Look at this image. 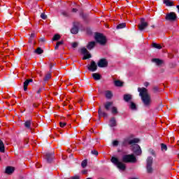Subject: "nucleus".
<instances>
[{"label": "nucleus", "mask_w": 179, "mask_h": 179, "mask_svg": "<svg viewBox=\"0 0 179 179\" xmlns=\"http://www.w3.org/2000/svg\"><path fill=\"white\" fill-rule=\"evenodd\" d=\"M41 19H43L44 20H45V19H47V15H45V13H42L41 15Z\"/></svg>", "instance_id": "4c0bfd02"}, {"label": "nucleus", "mask_w": 179, "mask_h": 179, "mask_svg": "<svg viewBox=\"0 0 179 179\" xmlns=\"http://www.w3.org/2000/svg\"><path fill=\"white\" fill-rule=\"evenodd\" d=\"M149 24L145 21V18H141L140 24H138V29L140 31H143Z\"/></svg>", "instance_id": "6e6552de"}, {"label": "nucleus", "mask_w": 179, "mask_h": 179, "mask_svg": "<svg viewBox=\"0 0 179 179\" xmlns=\"http://www.w3.org/2000/svg\"><path fill=\"white\" fill-rule=\"evenodd\" d=\"M130 108L131 110H136V105L134 102L130 103Z\"/></svg>", "instance_id": "473e14b6"}, {"label": "nucleus", "mask_w": 179, "mask_h": 179, "mask_svg": "<svg viewBox=\"0 0 179 179\" xmlns=\"http://www.w3.org/2000/svg\"><path fill=\"white\" fill-rule=\"evenodd\" d=\"M94 45H96V42L94 41H91L88 43L87 45V48L88 50H92V48H94Z\"/></svg>", "instance_id": "6ab92c4d"}, {"label": "nucleus", "mask_w": 179, "mask_h": 179, "mask_svg": "<svg viewBox=\"0 0 179 179\" xmlns=\"http://www.w3.org/2000/svg\"><path fill=\"white\" fill-rule=\"evenodd\" d=\"M161 149L163 152H166V150H167V145L163 143L161 144Z\"/></svg>", "instance_id": "c9c22d12"}, {"label": "nucleus", "mask_w": 179, "mask_h": 179, "mask_svg": "<svg viewBox=\"0 0 179 179\" xmlns=\"http://www.w3.org/2000/svg\"><path fill=\"white\" fill-rule=\"evenodd\" d=\"M34 37H36V34H31V36H30L29 43H31V40H32L33 38H34Z\"/></svg>", "instance_id": "a19ab883"}, {"label": "nucleus", "mask_w": 179, "mask_h": 179, "mask_svg": "<svg viewBox=\"0 0 179 179\" xmlns=\"http://www.w3.org/2000/svg\"><path fill=\"white\" fill-rule=\"evenodd\" d=\"M152 47L154 48H157V50H162V45H159L157 43H152Z\"/></svg>", "instance_id": "cd10ccee"}, {"label": "nucleus", "mask_w": 179, "mask_h": 179, "mask_svg": "<svg viewBox=\"0 0 179 179\" xmlns=\"http://www.w3.org/2000/svg\"><path fill=\"white\" fill-rule=\"evenodd\" d=\"M0 152L3 153L5 152V145L3 144V141L0 140Z\"/></svg>", "instance_id": "5701e85b"}, {"label": "nucleus", "mask_w": 179, "mask_h": 179, "mask_svg": "<svg viewBox=\"0 0 179 179\" xmlns=\"http://www.w3.org/2000/svg\"><path fill=\"white\" fill-rule=\"evenodd\" d=\"M120 142L118 141H114L113 142V146H117L119 145Z\"/></svg>", "instance_id": "ea45409f"}, {"label": "nucleus", "mask_w": 179, "mask_h": 179, "mask_svg": "<svg viewBox=\"0 0 179 179\" xmlns=\"http://www.w3.org/2000/svg\"><path fill=\"white\" fill-rule=\"evenodd\" d=\"M94 38L96 43H99V44H101V45H104V44L107 43V39L106 38V36H104L101 34H99V33L96 34Z\"/></svg>", "instance_id": "39448f33"}, {"label": "nucleus", "mask_w": 179, "mask_h": 179, "mask_svg": "<svg viewBox=\"0 0 179 179\" xmlns=\"http://www.w3.org/2000/svg\"><path fill=\"white\" fill-rule=\"evenodd\" d=\"M138 92H139V96L141 97L144 106H145V107H149L152 103V98L150 97L149 92H148V90L145 87H138Z\"/></svg>", "instance_id": "f03ea898"}, {"label": "nucleus", "mask_w": 179, "mask_h": 179, "mask_svg": "<svg viewBox=\"0 0 179 179\" xmlns=\"http://www.w3.org/2000/svg\"><path fill=\"white\" fill-rule=\"evenodd\" d=\"M33 83V79H28V80H26L24 82V92L27 91V86H29V85H30V83Z\"/></svg>", "instance_id": "4468645a"}, {"label": "nucleus", "mask_w": 179, "mask_h": 179, "mask_svg": "<svg viewBox=\"0 0 179 179\" xmlns=\"http://www.w3.org/2000/svg\"><path fill=\"white\" fill-rule=\"evenodd\" d=\"M108 65V62L106 59H101L98 62V66L99 68H106Z\"/></svg>", "instance_id": "9d476101"}, {"label": "nucleus", "mask_w": 179, "mask_h": 179, "mask_svg": "<svg viewBox=\"0 0 179 179\" xmlns=\"http://www.w3.org/2000/svg\"><path fill=\"white\" fill-rule=\"evenodd\" d=\"M59 125H60L61 128H64V127L66 126V122H59Z\"/></svg>", "instance_id": "e433bc0d"}, {"label": "nucleus", "mask_w": 179, "mask_h": 179, "mask_svg": "<svg viewBox=\"0 0 179 179\" xmlns=\"http://www.w3.org/2000/svg\"><path fill=\"white\" fill-rule=\"evenodd\" d=\"M72 47L73 48H76V47H78V43L75 42L72 44Z\"/></svg>", "instance_id": "37998d69"}, {"label": "nucleus", "mask_w": 179, "mask_h": 179, "mask_svg": "<svg viewBox=\"0 0 179 179\" xmlns=\"http://www.w3.org/2000/svg\"><path fill=\"white\" fill-rule=\"evenodd\" d=\"M83 174H87V170L83 171Z\"/></svg>", "instance_id": "3c124183"}, {"label": "nucleus", "mask_w": 179, "mask_h": 179, "mask_svg": "<svg viewBox=\"0 0 179 179\" xmlns=\"http://www.w3.org/2000/svg\"><path fill=\"white\" fill-rule=\"evenodd\" d=\"M164 3H165L166 6H173V1L171 0H164Z\"/></svg>", "instance_id": "a878e982"}, {"label": "nucleus", "mask_w": 179, "mask_h": 179, "mask_svg": "<svg viewBox=\"0 0 179 179\" xmlns=\"http://www.w3.org/2000/svg\"><path fill=\"white\" fill-rule=\"evenodd\" d=\"M152 164H153V158L152 157H148L147 159V173H153V168H152Z\"/></svg>", "instance_id": "423d86ee"}, {"label": "nucleus", "mask_w": 179, "mask_h": 179, "mask_svg": "<svg viewBox=\"0 0 179 179\" xmlns=\"http://www.w3.org/2000/svg\"><path fill=\"white\" fill-rule=\"evenodd\" d=\"M31 121L30 120H27V122H24V127L28 129H31Z\"/></svg>", "instance_id": "393cba45"}, {"label": "nucleus", "mask_w": 179, "mask_h": 179, "mask_svg": "<svg viewBox=\"0 0 179 179\" xmlns=\"http://www.w3.org/2000/svg\"><path fill=\"white\" fill-rule=\"evenodd\" d=\"M152 62H154L158 66H160V65H163V64H164V62L160 59H152Z\"/></svg>", "instance_id": "2eb2a0df"}, {"label": "nucleus", "mask_w": 179, "mask_h": 179, "mask_svg": "<svg viewBox=\"0 0 179 179\" xmlns=\"http://www.w3.org/2000/svg\"><path fill=\"white\" fill-rule=\"evenodd\" d=\"M105 94L106 99H111V97H113V93L111 92V91H106Z\"/></svg>", "instance_id": "bb28decb"}, {"label": "nucleus", "mask_w": 179, "mask_h": 179, "mask_svg": "<svg viewBox=\"0 0 179 179\" xmlns=\"http://www.w3.org/2000/svg\"><path fill=\"white\" fill-rule=\"evenodd\" d=\"M87 68L91 72H96V71H97V64H96L94 61H92L90 65H89Z\"/></svg>", "instance_id": "9b49d317"}, {"label": "nucleus", "mask_w": 179, "mask_h": 179, "mask_svg": "<svg viewBox=\"0 0 179 179\" xmlns=\"http://www.w3.org/2000/svg\"><path fill=\"white\" fill-rule=\"evenodd\" d=\"M49 79H51V73H48L46 74L45 77L44 78L45 82H47Z\"/></svg>", "instance_id": "7c9ffc66"}, {"label": "nucleus", "mask_w": 179, "mask_h": 179, "mask_svg": "<svg viewBox=\"0 0 179 179\" xmlns=\"http://www.w3.org/2000/svg\"><path fill=\"white\" fill-rule=\"evenodd\" d=\"M13 171H15V168H13L12 166H8L6 169V174H12V173H13Z\"/></svg>", "instance_id": "f3484780"}, {"label": "nucleus", "mask_w": 179, "mask_h": 179, "mask_svg": "<svg viewBox=\"0 0 179 179\" xmlns=\"http://www.w3.org/2000/svg\"><path fill=\"white\" fill-rule=\"evenodd\" d=\"M36 167L38 169V167H40V166H38V164H36Z\"/></svg>", "instance_id": "4d7b16f0"}, {"label": "nucleus", "mask_w": 179, "mask_h": 179, "mask_svg": "<svg viewBox=\"0 0 179 179\" xmlns=\"http://www.w3.org/2000/svg\"><path fill=\"white\" fill-rule=\"evenodd\" d=\"M123 99H124V101L128 102V101H129V100L132 99V95L128 94H124L123 96Z\"/></svg>", "instance_id": "412c9836"}, {"label": "nucleus", "mask_w": 179, "mask_h": 179, "mask_svg": "<svg viewBox=\"0 0 179 179\" xmlns=\"http://www.w3.org/2000/svg\"><path fill=\"white\" fill-rule=\"evenodd\" d=\"M98 114L99 117H103V118H107V117H108V115L106 112L101 110V109H99Z\"/></svg>", "instance_id": "dca6fc26"}, {"label": "nucleus", "mask_w": 179, "mask_h": 179, "mask_svg": "<svg viewBox=\"0 0 179 179\" xmlns=\"http://www.w3.org/2000/svg\"><path fill=\"white\" fill-rule=\"evenodd\" d=\"M113 106V102L108 101L105 103V108L107 111L110 110V107Z\"/></svg>", "instance_id": "b1692460"}, {"label": "nucleus", "mask_w": 179, "mask_h": 179, "mask_svg": "<svg viewBox=\"0 0 179 179\" xmlns=\"http://www.w3.org/2000/svg\"><path fill=\"white\" fill-rule=\"evenodd\" d=\"M165 19L169 20V22H175L177 19V15L174 12H171L166 14Z\"/></svg>", "instance_id": "0eeeda50"}, {"label": "nucleus", "mask_w": 179, "mask_h": 179, "mask_svg": "<svg viewBox=\"0 0 179 179\" xmlns=\"http://www.w3.org/2000/svg\"><path fill=\"white\" fill-rule=\"evenodd\" d=\"M177 9L178 10L179 12V6H176Z\"/></svg>", "instance_id": "5fc2aeb1"}, {"label": "nucleus", "mask_w": 179, "mask_h": 179, "mask_svg": "<svg viewBox=\"0 0 179 179\" xmlns=\"http://www.w3.org/2000/svg\"><path fill=\"white\" fill-rule=\"evenodd\" d=\"M109 125H110V127H116L117 126V121L115 120V117H112L110 119Z\"/></svg>", "instance_id": "a211bd4d"}, {"label": "nucleus", "mask_w": 179, "mask_h": 179, "mask_svg": "<svg viewBox=\"0 0 179 179\" xmlns=\"http://www.w3.org/2000/svg\"><path fill=\"white\" fill-rule=\"evenodd\" d=\"M45 159L48 163H51L52 159H54V153L53 152H47L45 154Z\"/></svg>", "instance_id": "ddd939ff"}, {"label": "nucleus", "mask_w": 179, "mask_h": 179, "mask_svg": "<svg viewBox=\"0 0 179 179\" xmlns=\"http://www.w3.org/2000/svg\"><path fill=\"white\" fill-rule=\"evenodd\" d=\"M92 155H94L95 156H97V155H99V152H97V150H92Z\"/></svg>", "instance_id": "79ce46f5"}, {"label": "nucleus", "mask_w": 179, "mask_h": 179, "mask_svg": "<svg viewBox=\"0 0 179 179\" xmlns=\"http://www.w3.org/2000/svg\"><path fill=\"white\" fill-rule=\"evenodd\" d=\"M42 91H43V88L41 87V88H40V89L36 92L37 94H40Z\"/></svg>", "instance_id": "a18cd8bd"}, {"label": "nucleus", "mask_w": 179, "mask_h": 179, "mask_svg": "<svg viewBox=\"0 0 179 179\" xmlns=\"http://www.w3.org/2000/svg\"><path fill=\"white\" fill-rule=\"evenodd\" d=\"M35 52H36V54H43V52H44V50H43L41 48H38L35 50Z\"/></svg>", "instance_id": "72a5a7b5"}, {"label": "nucleus", "mask_w": 179, "mask_h": 179, "mask_svg": "<svg viewBox=\"0 0 179 179\" xmlns=\"http://www.w3.org/2000/svg\"><path fill=\"white\" fill-rule=\"evenodd\" d=\"M149 83H148V82H145V83H144V86H145V87H148V86H149Z\"/></svg>", "instance_id": "de8ad7c7"}, {"label": "nucleus", "mask_w": 179, "mask_h": 179, "mask_svg": "<svg viewBox=\"0 0 179 179\" xmlns=\"http://www.w3.org/2000/svg\"><path fill=\"white\" fill-rule=\"evenodd\" d=\"M62 15H63V16H68V13H66V11H62Z\"/></svg>", "instance_id": "c03bdc74"}, {"label": "nucleus", "mask_w": 179, "mask_h": 179, "mask_svg": "<svg viewBox=\"0 0 179 179\" xmlns=\"http://www.w3.org/2000/svg\"><path fill=\"white\" fill-rule=\"evenodd\" d=\"M92 77L94 80H100V79H101V76L97 73H92Z\"/></svg>", "instance_id": "4be33fe9"}, {"label": "nucleus", "mask_w": 179, "mask_h": 179, "mask_svg": "<svg viewBox=\"0 0 179 179\" xmlns=\"http://www.w3.org/2000/svg\"><path fill=\"white\" fill-rule=\"evenodd\" d=\"M149 152H150V155H152V156H156V153L155 152V150L150 149Z\"/></svg>", "instance_id": "58836bf2"}, {"label": "nucleus", "mask_w": 179, "mask_h": 179, "mask_svg": "<svg viewBox=\"0 0 179 179\" xmlns=\"http://www.w3.org/2000/svg\"><path fill=\"white\" fill-rule=\"evenodd\" d=\"M122 161L123 163H136L137 159L136 157L134 154H131L123 155Z\"/></svg>", "instance_id": "20e7f679"}, {"label": "nucleus", "mask_w": 179, "mask_h": 179, "mask_svg": "<svg viewBox=\"0 0 179 179\" xmlns=\"http://www.w3.org/2000/svg\"><path fill=\"white\" fill-rule=\"evenodd\" d=\"M138 138H127L123 141V146H127V145H131V150L136 156H141L142 155V150L141 146L136 144L138 143Z\"/></svg>", "instance_id": "f257e3e1"}, {"label": "nucleus", "mask_w": 179, "mask_h": 179, "mask_svg": "<svg viewBox=\"0 0 179 179\" xmlns=\"http://www.w3.org/2000/svg\"><path fill=\"white\" fill-rule=\"evenodd\" d=\"M154 90H155V92H157L159 90V87H155Z\"/></svg>", "instance_id": "8fccbe9b"}, {"label": "nucleus", "mask_w": 179, "mask_h": 179, "mask_svg": "<svg viewBox=\"0 0 179 179\" xmlns=\"http://www.w3.org/2000/svg\"><path fill=\"white\" fill-rule=\"evenodd\" d=\"M50 69H51V68H52V64L50 65Z\"/></svg>", "instance_id": "6e6d98bb"}, {"label": "nucleus", "mask_w": 179, "mask_h": 179, "mask_svg": "<svg viewBox=\"0 0 179 179\" xmlns=\"http://www.w3.org/2000/svg\"><path fill=\"white\" fill-rule=\"evenodd\" d=\"M81 54H83L84 55L83 59H88V58H92V55L89 53V51H87V49H86V48H81Z\"/></svg>", "instance_id": "1a4fd4ad"}, {"label": "nucleus", "mask_w": 179, "mask_h": 179, "mask_svg": "<svg viewBox=\"0 0 179 179\" xmlns=\"http://www.w3.org/2000/svg\"><path fill=\"white\" fill-rule=\"evenodd\" d=\"M112 114H113L114 115H115V114H118V110L117 109V107H112Z\"/></svg>", "instance_id": "c85d7f7f"}, {"label": "nucleus", "mask_w": 179, "mask_h": 179, "mask_svg": "<svg viewBox=\"0 0 179 179\" xmlns=\"http://www.w3.org/2000/svg\"><path fill=\"white\" fill-rule=\"evenodd\" d=\"M0 162H1V157H0Z\"/></svg>", "instance_id": "13d9d810"}, {"label": "nucleus", "mask_w": 179, "mask_h": 179, "mask_svg": "<svg viewBox=\"0 0 179 179\" xmlns=\"http://www.w3.org/2000/svg\"><path fill=\"white\" fill-rule=\"evenodd\" d=\"M59 38H61V36L58 35V34H55L54 36H53V41H57L58 40H59Z\"/></svg>", "instance_id": "2f4dec72"}, {"label": "nucleus", "mask_w": 179, "mask_h": 179, "mask_svg": "<svg viewBox=\"0 0 179 179\" xmlns=\"http://www.w3.org/2000/svg\"><path fill=\"white\" fill-rule=\"evenodd\" d=\"M126 26H127V24H125V23H121V24H119L117 26V29H124Z\"/></svg>", "instance_id": "c756f323"}, {"label": "nucleus", "mask_w": 179, "mask_h": 179, "mask_svg": "<svg viewBox=\"0 0 179 179\" xmlns=\"http://www.w3.org/2000/svg\"><path fill=\"white\" fill-rule=\"evenodd\" d=\"M81 166H82V167H83V169H85V167H86V166H87V159L83 160L81 163Z\"/></svg>", "instance_id": "f704fd0d"}, {"label": "nucleus", "mask_w": 179, "mask_h": 179, "mask_svg": "<svg viewBox=\"0 0 179 179\" xmlns=\"http://www.w3.org/2000/svg\"><path fill=\"white\" fill-rule=\"evenodd\" d=\"M40 41H42L43 43H44V41H45V39L44 38H41L40 39Z\"/></svg>", "instance_id": "603ef678"}, {"label": "nucleus", "mask_w": 179, "mask_h": 179, "mask_svg": "<svg viewBox=\"0 0 179 179\" xmlns=\"http://www.w3.org/2000/svg\"><path fill=\"white\" fill-rule=\"evenodd\" d=\"M80 24L79 22L74 23L73 28L71 29L72 34H78L79 31V26Z\"/></svg>", "instance_id": "f8f14e48"}, {"label": "nucleus", "mask_w": 179, "mask_h": 179, "mask_svg": "<svg viewBox=\"0 0 179 179\" xmlns=\"http://www.w3.org/2000/svg\"><path fill=\"white\" fill-rule=\"evenodd\" d=\"M57 44L59 46V45H62V44H64V42L62 41H59L57 43Z\"/></svg>", "instance_id": "49530a36"}, {"label": "nucleus", "mask_w": 179, "mask_h": 179, "mask_svg": "<svg viewBox=\"0 0 179 179\" xmlns=\"http://www.w3.org/2000/svg\"><path fill=\"white\" fill-rule=\"evenodd\" d=\"M114 85H115V86L121 87V86H122V85H124V83L120 80H116L114 81Z\"/></svg>", "instance_id": "aec40b11"}, {"label": "nucleus", "mask_w": 179, "mask_h": 179, "mask_svg": "<svg viewBox=\"0 0 179 179\" xmlns=\"http://www.w3.org/2000/svg\"><path fill=\"white\" fill-rule=\"evenodd\" d=\"M110 161L113 163V164L117 166V169H119V170H121L122 171H125V169H127L125 164L120 162L118 160V158H117L115 157H113L111 158Z\"/></svg>", "instance_id": "7ed1b4c3"}, {"label": "nucleus", "mask_w": 179, "mask_h": 179, "mask_svg": "<svg viewBox=\"0 0 179 179\" xmlns=\"http://www.w3.org/2000/svg\"><path fill=\"white\" fill-rule=\"evenodd\" d=\"M59 45L57 44H56V46L55 47V50H57L59 48Z\"/></svg>", "instance_id": "864d4df0"}, {"label": "nucleus", "mask_w": 179, "mask_h": 179, "mask_svg": "<svg viewBox=\"0 0 179 179\" xmlns=\"http://www.w3.org/2000/svg\"><path fill=\"white\" fill-rule=\"evenodd\" d=\"M72 12H73L74 13H76V12H78V9H76V8H73V9H72Z\"/></svg>", "instance_id": "09e8293b"}]
</instances>
